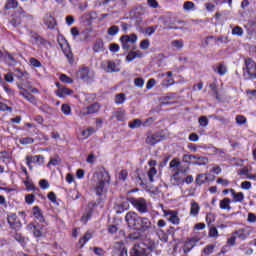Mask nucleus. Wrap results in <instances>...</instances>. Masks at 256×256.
Instances as JSON below:
<instances>
[{
    "instance_id": "nucleus-1",
    "label": "nucleus",
    "mask_w": 256,
    "mask_h": 256,
    "mask_svg": "<svg viewBox=\"0 0 256 256\" xmlns=\"http://www.w3.org/2000/svg\"><path fill=\"white\" fill-rule=\"evenodd\" d=\"M94 179H97V183L94 187L96 195H105L109 189V183H111V176L107 171H101L94 174Z\"/></svg>"
},
{
    "instance_id": "nucleus-2",
    "label": "nucleus",
    "mask_w": 256,
    "mask_h": 256,
    "mask_svg": "<svg viewBox=\"0 0 256 256\" xmlns=\"http://www.w3.org/2000/svg\"><path fill=\"white\" fill-rule=\"evenodd\" d=\"M155 249V242L153 240H145L133 246L131 256H147V251Z\"/></svg>"
},
{
    "instance_id": "nucleus-3",
    "label": "nucleus",
    "mask_w": 256,
    "mask_h": 256,
    "mask_svg": "<svg viewBox=\"0 0 256 256\" xmlns=\"http://www.w3.org/2000/svg\"><path fill=\"white\" fill-rule=\"evenodd\" d=\"M129 202L138 213H149V207L147 206V200H145V198H130Z\"/></svg>"
},
{
    "instance_id": "nucleus-4",
    "label": "nucleus",
    "mask_w": 256,
    "mask_h": 256,
    "mask_svg": "<svg viewBox=\"0 0 256 256\" xmlns=\"http://www.w3.org/2000/svg\"><path fill=\"white\" fill-rule=\"evenodd\" d=\"M140 220H141V216H139V214L133 211L128 212L125 216V221L128 227L132 229H137V227L139 226Z\"/></svg>"
},
{
    "instance_id": "nucleus-5",
    "label": "nucleus",
    "mask_w": 256,
    "mask_h": 256,
    "mask_svg": "<svg viewBox=\"0 0 256 256\" xmlns=\"http://www.w3.org/2000/svg\"><path fill=\"white\" fill-rule=\"evenodd\" d=\"M101 68L106 73H119V71H121V66L119 65V63H116L113 60H106L102 62Z\"/></svg>"
},
{
    "instance_id": "nucleus-6",
    "label": "nucleus",
    "mask_w": 256,
    "mask_h": 256,
    "mask_svg": "<svg viewBox=\"0 0 256 256\" xmlns=\"http://www.w3.org/2000/svg\"><path fill=\"white\" fill-rule=\"evenodd\" d=\"M120 41L122 44V49H124V51H129V49H131V45H135V43H137V35H123L120 38Z\"/></svg>"
},
{
    "instance_id": "nucleus-7",
    "label": "nucleus",
    "mask_w": 256,
    "mask_h": 256,
    "mask_svg": "<svg viewBox=\"0 0 256 256\" xmlns=\"http://www.w3.org/2000/svg\"><path fill=\"white\" fill-rule=\"evenodd\" d=\"M24 17H27V12L23 10V8H18L16 12L14 13L12 19L10 20V24L12 27H19L21 25L22 19Z\"/></svg>"
},
{
    "instance_id": "nucleus-8",
    "label": "nucleus",
    "mask_w": 256,
    "mask_h": 256,
    "mask_svg": "<svg viewBox=\"0 0 256 256\" xmlns=\"http://www.w3.org/2000/svg\"><path fill=\"white\" fill-rule=\"evenodd\" d=\"M246 70L244 73H247L250 79H256V64L255 61L251 58H246L245 61Z\"/></svg>"
},
{
    "instance_id": "nucleus-9",
    "label": "nucleus",
    "mask_w": 256,
    "mask_h": 256,
    "mask_svg": "<svg viewBox=\"0 0 256 256\" xmlns=\"http://www.w3.org/2000/svg\"><path fill=\"white\" fill-rule=\"evenodd\" d=\"M252 233H255V230L253 229V227L250 226L240 228L234 231V235H236V237L240 239V241H245Z\"/></svg>"
},
{
    "instance_id": "nucleus-10",
    "label": "nucleus",
    "mask_w": 256,
    "mask_h": 256,
    "mask_svg": "<svg viewBox=\"0 0 256 256\" xmlns=\"http://www.w3.org/2000/svg\"><path fill=\"white\" fill-rule=\"evenodd\" d=\"M164 217H166L167 221L172 223V225H179L181 223V218H179V212L175 210H164Z\"/></svg>"
},
{
    "instance_id": "nucleus-11",
    "label": "nucleus",
    "mask_w": 256,
    "mask_h": 256,
    "mask_svg": "<svg viewBox=\"0 0 256 256\" xmlns=\"http://www.w3.org/2000/svg\"><path fill=\"white\" fill-rule=\"evenodd\" d=\"M153 227V224L151 223V220L147 217H140L139 225L137 226V231H149Z\"/></svg>"
},
{
    "instance_id": "nucleus-12",
    "label": "nucleus",
    "mask_w": 256,
    "mask_h": 256,
    "mask_svg": "<svg viewBox=\"0 0 256 256\" xmlns=\"http://www.w3.org/2000/svg\"><path fill=\"white\" fill-rule=\"evenodd\" d=\"M77 77H79V79H82V81H89V79H93V73L91 72V70H89V68L83 66L78 70Z\"/></svg>"
},
{
    "instance_id": "nucleus-13",
    "label": "nucleus",
    "mask_w": 256,
    "mask_h": 256,
    "mask_svg": "<svg viewBox=\"0 0 256 256\" xmlns=\"http://www.w3.org/2000/svg\"><path fill=\"white\" fill-rule=\"evenodd\" d=\"M28 231H32L34 237H43V225L30 223L27 225Z\"/></svg>"
},
{
    "instance_id": "nucleus-14",
    "label": "nucleus",
    "mask_w": 256,
    "mask_h": 256,
    "mask_svg": "<svg viewBox=\"0 0 256 256\" xmlns=\"http://www.w3.org/2000/svg\"><path fill=\"white\" fill-rule=\"evenodd\" d=\"M58 86V89L56 90V95L57 97H60V99H63L67 97V95H71L73 93V90L65 87V86H60L59 83H56Z\"/></svg>"
},
{
    "instance_id": "nucleus-15",
    "label": "nucleus",
    "mask_w": 256,
    "mask_h": 256,
    "mask_svg": "<svg viewBox=\"0 0 256 256\" xmlns=\"http://www.w3.org/2000/svg\"><path fill=\"white\" fill-rule=\"evenodd\" d=\"M232 195V203H242L245 200V194L243 192H235L234 189H230Z\"/></svg>"
},
{
    "instance_id": "nucleus-16",
    "label": "nucleus",
    "mask_w": 256,
    "mask_h": 256,
    "mask_svg": "<svg viewBox=\"0 0 256 256\" xmlns=\"http://www.w3.org/2000/svg\"><path fill=\"white\" fill-rule=\"evenodd\" d=\"M214 73H218L220 77H223V75L227 74V65L225 63H219L213 66Z\"/></svg>"
},
{
    "instance_id": "nucleus-17",
    "label": "nucleus",
    "mask_w": 256,
    "mask_h": 256,
    "mask_svg": "<svg viewBox=\"0 0 256 256\" xmlns=\"http://www.w3.org/2000/svg\"><path fill=\"white\" fill-rule=\"evenodd\" d=\"M197 243H198V240L196 238L188 239L184 243V253H189V251H191V249H193V247H195Z\"/></svg>"
},
{
    "instance_id": "nucleus-18",
    "label": "nucleus",
    "mask_w": 256,
    "mask_h": 256,
    "mask_svg": "<svg viewBox=\"0 0 256 256\" xmlns=\"http://www.w3.org/2000/svg\"><path fill=\"white\" fill-rule=\"evenodd\" d=\"M199 211H201V206H199V203L192 201L190 203V216L197 217V215H199Z\"/></svg>"
},
{
    "instance_id": "nucleus-19",
    "label": "nucleus",
    "mask_w": 256,
    "mask_h": 256,
    "mask_svg": "<svg viewBox=\"0 0 256 256\" xmlns=\"http://www.w3.org/2000/svg\"><path fill=\"white\" fill-rule=\"evenodd\" d=\"M194 157L196 158H192V160H194L192 162V165L202 166V165H207V163H209V159L207 157H203L199 155H194Z\"/></svg>"
},
{
    "instance_id": "nucleus-20",
    "label": "nucleus",
    "mask_w": 256,
    "mask_h": 256,
    "mask_svg": "<svg viewBox=\"0 0 256 256\" xmlns=\"http://www.w3.org/2000/svg\"><path fill=\"white\" fill-rule=\"evenodd\" d=\"M32 213H33L35 219L40 221V223L45 222V217H43V213L41 212V209L39 208V206H34L32 209Z\"/></svg>"
},
{
    "instance_id": "nucleus-21",
    "label": "nucleus",
    "mask_w": 256,
    "mask_h": 256,
    "mask_svg": "<svg viewBox=\"0 0 256 256\" xmlns=\"http://www.w3.org/2000/svg\"><path fill=\"white\" fill-rule=\"evenodd\" d=\"M175 173L171 176V181H175L178 185L181 183H185V174H181L177 172V170H173Z\"/></svg>"
},
{
    "instance_id": "nucleus-22",
    "label": "nucleus",
    "mask_w": 256,
    "mask_h": 256,
    "mask_svg": "<svg viewBox=\"0 0 256 256\" xmlns=\"http://www.w3.org/2000/svg\"><path fill=\"white\" fill-rule=\"evenodd\" d=\"M19 95L21 97H24V99H26V101H28L29 103H32V105H36L37 104V99H35V96H33L27 90H26V92H19Z\"/></svg>"
},
{
    "instance_id": "nucleus-23",
    "label": "nucleus",
    "mask_w": 256,
    "mask_h": 256,
    "mask_svg": "<svg viewBox=\"0 0 256 256\" xmlns=\"http://www.w3.org/2000/svg\"><path fill=\"white\" fill-rule=\"evenodd\" d=\"M7 219H8V223H9L10 227H12V229H16V227H19L20 223L17 219V214H10Z\"/></svg>"
},
{
    "instance_id": "nucleus-24",
    "label": "nucleus",
    "mask_w": 256,
    "mask_h": 256,
    "mask_svg": "<svg viewBox=\"0 0 256 256\" xmlns=\"http://www.w3.org/2000/svg\"><path fill=\"white\" fill-rule=\"evenodd\" d=\"M219 207H220V209H222L224 211H229L231 209V199L223 198L219 202Z\"/></svg>"
},
{
    "instance_id": "nucleus-25",
    "label": "nucleus",
    "mask_w": 256,
    "mask_h": 256,
    "mask_svg": "<svg viewBox=\"0 0 256 256\" xmlns=\"http://www.w3.org/2000/svg\"><path fill=\"white\" fill-rule=\"evenodd\" d=\"M105 50V44L101 39L96 40V42L93 45V52L94 53H101V51Z\"/></svg>"
},
{
    "instance_id": "nucleus-26",
    "label": "nucleus",
    "mask_w": 256,
    "mask_h": 256,
    "mask_svg": "<svg viewBox=\"0 0 256 256\" xmlns=\"http://www.w3.org/2000/svg\"><path fill=\"white\" fill-rule=\"evenodd\" d=\"M159 141H161V138H159V135H157V134L149 135L146 138L147 145H157V143H159Z\"/></svg>"
},
{
    "instance_id": "nucleus-27",
    "label": "nucleus",
    "mask_w": 256,
    "mask_h": 256,
    "mask_svg": "<svg viewBox=\"0 0 256 256\" xmlns=\"http://www.w3.org/2000/svg\"><path fill=\"white\" fill-rule=\"evenodd\" d=\"M141 57H143V53H141V51L130 52V53L126 56V61H128V63H131V61H135V59L141 58Z\"/></svg>"
},
{
    "instance_id": "nucleus-28",
    "label": "nucleus",
    "mask_w": 256,
    "mask_h": 256,
    "mask_svg": "<svg viewBox=\"0 0 256 256\" xmlns=\"http://www.w3.org/2000/svg\"><path fill=\"white\" fill-rule=\"evenodd\" d=\"M171 47L173 49H177V51H181V49H183V47H185V42L183 40H173L170 43Z\"/></svg>"
},
{
    "instance_id": "nucleus-29",
    "label": "nucleus",
    "mask_w": 256,
    "mask_h": 256,
    "mask_svg": "<svg viewBox=\"0 0 256 256\" xmlns=\"http://www.w3.org/2000/svg\"><path fill=\"white\" fill-rule=\"evenodd\" d=\"M45 25L48 27V29H53L54 27H57V21L53 18V16L49 15L46 17Z\"/></svg>"
},
{
    "instance_id": "nucleus-30",
    "label": "nucleus",
    "mask_w": 256,
    "mask_h": 256,
    "mask_svg": "<svg viewBox=\"0 0 256 256\" xmlns=\"http://www.w3.org/2000/svg\"><path fill=\"white\" fill-rule=\"evenodd\" d=\"M19 7V2L17 0H7L4 9L9 10V9H17Z\"/></svg>"
},
{
    "instance_id": "nucleus-31",
    "label": "nucleus",
    "mask_w": 256,
    "mask_h": 256,
    "mask_svg": "<svg viewBox=\"0 0 256 256\" xmlns=\"http://www.w3.org/2000/svg\"><path fill=\"white\" fill-rule=\"evenodd\" d=\"M88 39H91V29L86 28L85 30L80 32L79 41H87Z\"/></svg>"
},
{
    "instance_id": "nucleus-32",
    "label": "nucleus",
    "mask_w": 256,
    "mask_h": 256,
    "mask_svg": "<svg viewBox=\"0 0 256 256\" xmlns=\"http://www.w3.org/2000/svg\"><path fill=\"white\" fill-rule=\"evenodd\" d=\"M117 121H125V110L118 109L113 113V116Z\"/></svg>"
},
{
    "instance_id": "nucleus-33",
    "label": "nucleus",
    "mask_w": 256,
    "mask_h": 256,
    "mask_svg": "<svg viewBox=\"0 0 256 256\" xmlns=\"http://www.w3.org/2000/svg\"><path fill=\"white\" fill-rule=\"evenodd\" d=\"M127 101V96L124 93L117 94L115 96L114 102L116 105H123Z\"/></svg>"
},
{
    "instance_id": "nucleus-34",
    "label": "nucleus",
    "mask_w": 256,
    "mask_h": 256,
    "mask_svg": "<svg viewBox=\"0 0 256 256\" xmlns=\"http://www.w3.org/2000/svg\"><path fill=\"white\" fill-rule=\"evenodd\" d=\"M213 251H215V245L209 244L204 249L202 250V255L203 256H209L213 254Z\"/></svg>"
},
{
    "instance_id": "nucleus-35",
    "label": "nucleus",
    "mask_w": 256,
    "mask_h": 256,
    "mask_svg": "<svg viewBox=\"0 0 256 256\" xmlns=\"http://www.w3.org/2000/svg\"><path fill=\"white\" fill-rule=\"evenodd\" d=\"M70 33H71L74 41H77V42L80 41L79 39H81V32H79V29H77V27L71 28Z\"/></svg>"
},
{
    "instance_id": "nucleus-36",
    "label": "nucleus",
    "mask_w": 256,
    "mask_h": 256,
    "mask_svg": "<svg viewBox=\"0 0 256 256\" xmlns=\"http://www.w3.org/2000/svg\"><path fill=\"white\" fill-rule=\"evenodd\" d=\"M64 55H66V58L68 59L70 65H73V63H75V59L73 58V52H71L70 48L64 50Z\"/></svg>"
},
{
    "instance_id": "nucleus-37",
    "label": "nucleus",
    "mask_w": 256,
    "mask_h": 256,
    "mask_svg": "<svg viewBox=\"0 0 256 256\" xmlns=\"http://www.w3.org/2000/svg\"><path fill=\"white\" fill-rule=\"evenodd\" d=\"M93 133H95V128L90 127V128H87L86 130H83L81 135L82 137H84V139H89V137H91Z\"/></svg>"
},
{
    "instance_id": "nucleus-38",
    "label": "nucleus",
    "mask_w": 256,
    "mask_h": 256,
    "mask_svg": "<svg viewBox=\"0 0 256 256\" xmlns=\"http://www.w3.org/2000/svg\"><path fill=\"white\" fill-rule=\"evenodd\" d=\"M99 109H100L99 104L94 103V104L90 105V106L87 108V114H88V115H91V114H93V113H97V111H99Z\"/></svg>"
},
{
    "instance_id": "nucleus-39",
    "label": "nucleus",
    "mask_w": 256,
    "mask_h": 256,
    "mask_svg": "<svg viewBox=\"0 0 256 256\" xmlns=\"http://www.w3.org/2000/svg\"><path fill=\"white\" fill-rule=\"evenodd\" d=\"M142 125L141 119H134L132 122L128 123L130 129H137Z\"/></svg>"
},
{
    "instance_id": "nucleus-40",
    "label": "nucleus",
    "mask_w": 256,
    "mask_h": 256,
    "mask_svg": "<svg viewBox=\"0 0 256 256\" xmlns=\"http://www.w3.org/2000/svg\"><path fill=\"white\" fill-rule=\"evenodd\" d=\"M207 181V174H198L196 177V185H203Z\"/></svg>"
},
{
    "instance_id": "nucleus-41",
    "label": "nucleus",
    "mask_w": 256,
    "mask_h": 256,
    "mask_svg": "<svg viewBox=\"0 0 256 256\" xmlns=\"http://www.w3.org/2000/svg\"><path fill=\"white\" fill-rule=\"evenodd\" d=\"M108 35H110V37H115V35H117V33H119V26H111L108 28L107 30Z\"/></svg>"
},
{
    "instance_id": "nucleus-42",
    "label": "nucleus",
    "mask_w": 256,
    "mask_h": 256,
    "mask_svg": "<svg viewBox=\"0 0 256 256\" xmlns=\"http://www.w3.org/2000/svg\"><path fill=\"white\" fill-rule=\"evenodd\" d=\"M172 85H175V80L173 78H169V79H164L161 82V86L165 87V88H169Z\"/></svg>"
},
{
    "instance_id": "nucleus-43",
    "label": "nucleus",
    "mask_w": 256,
    "mask_h": 256,
    "mask_svg": "<svg viewBox=\"0 0 256 256\" xmlns=\"http://www.w3.org/2000/svg\"><path fill=\"white\" fill-rule=\"evenodd\" d=\"M91 237H93V235L89 232H87L80 240L79 243L81 245V247H83L88 241H90Z\"/></svg>"
},
{
    "instance_id": "nucleus-44",
    "label": "nucleus",
    "mask_w": 256,
    "mask_h": 256,
    "mask_svg": "<svg viewBox=\"0 0 256 256\" xmlns=\"http://www.w3.org/2000/svg\"><path fill=\"white\" fill-rule=\"evenodd\" d=\"M173 171H177L178 173L182 174V175H187V173H189V166H183L181 164H179V167L176 169H173Z\"/></svg>"
},
{
    "instance_id": "nucleus-45",
    "label": "nucleus",
    "mask_w": 256,
    "mask_h": 256,
    "mask_svg": "<svg viewBox=\"0 0 256 256\" xmlns=\"http://www.w3.org/2000/svg\"><path fill=\"white\" fill-rule=\"evenodd\" d=\"M147 175L150 183H153V181H155L154 177L157 175V169H155V167L150 168Z\"/></svg>"
},
{
    "instance_id": "nucleus-46",
    "label": "nucleus",
    "mask_w": 256,
    "mask_h": 256,
    "mask_svg": "<svg viewBox=\"0 0 256 256\" xmlns=\"http://www.w3.org/2000/svg\"><path fill=\"white\" fill-rule=\"evenodd\" d=\"M243 28L239 27V26H235L232 29V35H235L236 37H243Z\"/></svg>"
},
{
    "instance_id": "nucleus-47",
    "label": "nucleus",
    "mask_w": 256,
    "mask_h": 256,
    "mask_svg": "<svg viewBox=\"0 0 256 256\" xmlns=\"http://www.w3.org/2000/svg\"><path fill=\"white\" fill-rule=\"evenodd\" d=\"M237 239H238L237 235H235V232H233L231 234V237H229L227 239V245H229L230 247H235V243H236Z\"/></svg>"
},
{
    "instance_id": "nucleus-48",
    "label": "nucleus",
    "mask_w": 256,
    "mask_h": 256,
    "mask_svg": "<svg viewBox=\"0 0 256 256\" xmlns=\"http://www.w3.org/2000/svg\"><path fill=\"white\" fill-rule=\"evenodd\" d=\"M193 159H197V157H195V155H189V154H184L182 157V161L184 163H188V165H191V161H193Z\"/></svg>"
},
{
    "instance_id": "nucleus-49",
    "label": "nucleus",
    "mask_w": 256,
    "mask_h": 256,
    "mask_svg": "<svg viewBox=\"0 0 256 256\" xmlns=\"http://www.w3.org/2000/svg\"><path fill=\"white\" fill-rule=\"evenodd\" d=\"M184 11H193L195 9V3L187 1L183 5Z\"/></svg>"
},
{
    "instance_id": "nucleus-50",
    "label": "nucleus",
    "mask_w": 256,
    "mask_h": 256,
    "mask_svg": "<svg viewBox=\"0 0 256 256\" xmlns=\"http://www.w3.org/2000/svg\"><path fill=\"white\" fill-rule=\"evenodd\" d=\"M208 235H209V237H213V238L217 239L219 237V231L217 230V228L215 226H212V227H210Z\"/></svg>"
},
{
    "instance_id": "nucleus-51",
    "label": "nucleus",
    "mask_w": 256,
    "mask_h": 256,
    "mask_svg": "<svg viewBox=\"0 0 256 256\" xmlns=\"http://www.w3.org/2000/svg\"><path fill=\"white\" fill-rule=\"evenodd\" d=\"M19 143L21 145H31V144L35 143V140H33V138L26 137V138H21L19 140Z\"/></svg>"
},
{
    "instance_id": "nucleus-52",
    "label": "nucleus",
    "mask_w": 256,
    "mask_h": 256,
    "mask_svg": "<svg viewBox=\"0 0 256 256\" xmlns=\"http://www.w3.org/2000/svg\"><path fill=\"white\" fill-rule=\"evenodd\" d=\"M112 256H127V249L113 250Z\"/></svg>"
},
{
    "instance_id": "nucleus-53",
    "label": "nucleus",
    "mask_w": 256,
    "mask_h": 256,
    "mask_svg": "<svg viewBox=\"0 0 256 256\" xmlns=\"http://www.w3.org/2000/svg\"><path fill=\"white\" fill-rule=\"evenodd\" d=\"M179 165H181L179 159L174 158L170 161L169 167L170 169H178Z\"/></svg>"
},
{
    "instance_id": "nucleus-54",
    "label": "nucleus",
    "mask_w": 256,
    "mask_h": 256,
    "mask_svg": "<svg viewBox=\"0 0 256 256\" xmlns=\"http://www.w3.org/2000/svg\"><path fill=\"white\" fill-rule=\"evenodd\" d=\"M45 158L42 155L34 156L33 157V163H36L37 165H43L45 163Z\"/></svg>"
},
{
    "instance_id": "nucleus-55",
    "label": "nucleus",
    "mask_w": 256,
    "mask_h": 256,
    "mask_svg": "<svg viewBox=\"0 0 256 256\" xmlns=\"http://www.w3.org/2000/svg\"><path fill=\"white\" fill-rule=\"evenodd\" d=\"M240 249L244 251L245 255H253V248H247V244H242Z\"/></svg>"
},
{
    "instance_id": "nucleus-56",
    "label": "nucleus",
    "mask_w": 256,
    "mask_h": 256,
    "mask_svg": "<svg viewBox=\"0 0 256 256\" xmlns=\"http://www.w3.org/2000/svg\"><path fill=\"white\" fill-rule=\"evenodd\" d=\"M236 123L237 125H245L247 123V118L243 115L236 116Z\"/></svg>"
},
{
    "instance_id": "nucleus-57",
    "label": "nucleus",
    "mask_w": 256,
    "mask_h": 256,
    "mask_svg": "<svg viewBox=\"0 0 256 256\" xmlns=\"http://www.w3.org/2000/svg\"><path fill=\"white\" fill-rule=\"evenodd\" d=\"M61 111L62 113H64L65 115H69L71 113V106L69 104H63L61 106Z\"/></svg>"
},
{
    "instance_id": "nucleus-58",
    "label": "nucleus",
    "mask_w": 256,
    "mask_h": 256,
    "mask_svg": "<svg viewBox=\"0 0 256 256\" xmlns=\"http://www.w3.org/2000/svg\"><path fill=\"white\" fill-rule=\"evenodd\" d=\"M60 81H62V83H67V84L73 83V80L65 74L60 75Z\"/></svg>"
},
{
    "instance_id": "nucleus-59",
    "label": "nucleus",
    "mask_w": 256,
    "mask_h": 256,
    "mask_svg": "<svg viewBox=\"0 0 256 256\" xmlns=\"http://www.w3.org/2000/svg\"><path fill=\"white\" fill-rule=\"evenodd\" d=\"M199 124L201 127H207V125H209V119H207L205 116H201L199 118Z\"/></svg>"
},
{
    "instance_id": "nucleus-60",
    "label": "nucleus",
    "mask_w": 256,
    "mask_h": 256,
    "mask_svg": "<svg viewBox=\"0 0 256 256\" xmlns=\"http://www.w3.org/2000/svg\"><path fill=\"white\" fill-rule=\"evenodd\" d=\"M119 45L116 43H112L109 45V50L111 51V53H119Z\"/></svg>"
},
{
    "instance_id": "nucleus-61",
    "label": "nucleus",
    "mask_w": 256,
    "mask_h": 256,
    "mask_svg": "<svg viewBox=\"0 0 256 256\" xmlns=\"http://www.w3.org/2000/svg\"><path fill=\"white\" fill-rule=\"evenodd\" d=\"M134 85H135L136 87L141 88V87H143V86L145 85V80H143L142 78H136V79L134 80Z\"/></svg>"
},
{
    "instance_id": "nucleus-62",
    "label": "nucleus",
    "mask_w": 256,
    "mask_h": 256,
    "mask_svg": "<svg viewBox=\"0 0 256 256\" xmlns=\"http://www.w3.org/2000/svg\"><path fill=\"white\" fill-rule=\"evenodd\" d=\"M6 62L8 63V65H16L17 61L15 60V58H13V56H11V54H8L6 56Z\"/></svg>"
},
{
    "instance_id": "nucleus-63",
    "label": "nucleus",
    "mask_w": 256,
    "mask_h": 256,
    "mask_svg": "<svg viewBox=\"0 0 256 256\" xmlns=\"http://www.w3.org/2000/svg\"><path fill=\"white\" fill-rule=\"evenodd\" d=\"M251 187H252V184L249 181H244L241 183V189L249 191V189H251Z\"/></svg>"
},
{
    "instance_id": "nucleus-64",
    "label": "nucleus",
    "mask_w": 256,
    "mask_h": 256,
    "mask_svg": "<svg viewBox=\"0 0 256 256\" xmlns=\"http://www.w3.org/2000/svg\"><path fill=\"white\" fill-rule=\"evenodd\" d=\"M39 186L41 189H47L49 187V182L45 179L39 181Z\"/></svg>"
}]
</instances>
